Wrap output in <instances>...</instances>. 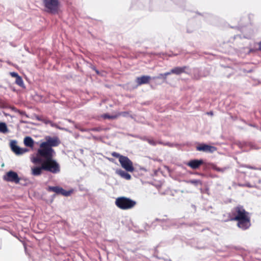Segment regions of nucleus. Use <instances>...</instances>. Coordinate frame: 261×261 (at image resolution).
Segmentation results:
<instances>
[{
    "mask_svg": "<svg viewBox=\"0 0 261 261\" xmlns=\"http://www.w3.org/2000/svg\"><path fill=\"white\" fill-rule=\"evenodd\" d=\"M258 47L257 49V50L261 51V40L258 43Z\"/></svg>",
    "mask_w": 261,
    "mask_h": 261,
    "instance_id": "nucleus-33",
    "label": "nucleus"
},
{
    "mask_svg": "<svg viewBox=\"0 0 261 261\" xmlns=\"http://www.w3.org/2000/svg\"><path fill=\"white\" fill-rule=\"evenodd\" d=\"M216 170L218 171H220V172H223L224 171V169H221V168H217Z\"/></svg>",
    "mask_w": 261,
    "mask_h": 261,
    "instance_id": "nucleus-36",
    "label": "nucleus"
},
{
    "mask_svg": "<svg viewBox=\"0 0 261 261\" xmlns=\"http://www.w3.org/2000/svg\"><path fill=\"white\" fill-rule=\"evenodd\" d=\"M207 114L212 116V115H213V112L211 111L210 112H208Z\"/></svg>",
    "mask_w": 261,
    "mask_h": 261,
    "instance_id": "nucleus-37",
    "label": "nucleus"
},
{
    "mask_svg": "<svg viewBox=\"0 0 261 261\" xmlns=\"http://www.w3.org/2000/svg\"><path fill=\"white\" fill-rule=\"evenodd\" d=\"M122 167L126 171L133 172L134 170L133 162L131 160L126 156L122 157L119 162Z\"/></svg>",
    "mask_w": 261,
    "mask_h": 261,
    "instance_id": "nucleus-6",
    "label": "nucleus"
},
{
    "mask_svg": "<svg viewBox=\"0 0 261 261\" xmlns=\"http://www.w3.org/2000/svg\"><path fill=\"white\" fill-rule=\"evenodd\" d=\"M172 73H173V72H171V70L169 72L164 73V80H166L167 76H168Z\"/></svg>",
    "mask_w": 261,
    "mask_h": 261,
    "instance_id": "nucleus-29",
    "label": "nucleus"
},
{
    "mask_svg": "<svg viewBox=\"0 0 261 261\" xmlns=\"http://www.w3.org/2000/svg\"><path fill=\"white\" fill-rule=\"evenodd\" d=\"M163 79L164 80V73H160L159 74V75L156 77H154L153 79Z\"/></svg>",
    "mask_w": 261,
    "mask_h": 261,
    "instance_id": "nucleus-27",
    "label": "nucleus"
},
{
    "mask_svg": "<svg viewBox=\"0 0 261 261\" xmlns=\"http://www.w3.org/2000/svg\"><path fill=\"white\" fill-rule=\"evenodd\" d=\"M237 226L242 230H246L251 226L250 217L248 215L237 220Z\"/></svg>",
    "mask_w": 261,
    "mask_h": 261,
    "instance_id": "nucleus-7",
    "label": "nucleus"
},
{
    "mask_svg": "<svg viewBox=\"0 0 261 261\" xmlns=\"http://www.w3.org/2000/svg\"><path fill=\"white\" fill-rule=\"evenodd\" d=\"M244 38H249V37H248V36H244Z\"/></svg>",
    "mask_w": 261,
    "mask_h": 261,
    "instance_id": "nucleus-40",
    "label": "nucleus"
},
{
    "mask_svg": "<svg viewBox=\"0 0 261 261\" xmlns=\"http://www.w3.org/2000/svg\"><path fill=\"white\" fill-rule=\"evenodd\" d=\"M45 123L46 124H47V123H51V121H50L49 120H48V121H46Z\"/></svg>",
    "mask_w": 261,
    "mask_h": 261,
    "instance_id": "nucleus-38",
    "label": "nucleus"
},
{
    "mask_svg": "<svg viewBox=\"0 0 261 261\" xmlns=\"http://www.w3.org/2000/svg\"><path fill=\"white\" fill-rule=\"evenodd\" d=\"M141 140H143V141H147V139H148V138L146 137H141Z\"/></svg>",
    "mask_w": 261,
    "mask_h": 261,
    "instance_id": "nucleus-35",
    "label": "nucleus"
},
{
    "mask_svg": "<svg viewBox=\"0 0 261 261\" xmlns=\"http://www.w3.org/2000/svg\"><path fill=\"white\" fill-rule=\"evenodd\" d=\"M196 150L202 151L205 152L213 153L216 151L217 148L213 146H211L205 144H201L199 146L196 147Z\"/></svg>",
    "mask_w": 261,
    "mask_h": 261,
    "instance_id": "nucleus-12",
    "label": "nucleus"
},
{
    "mask_svg": "<svg viewBox=\"0 0 261 261\" xmlns=\"http://www.w3.org/2000/svg\"><path fill=\"white\" fill-rule=\"evenodd\" d=\"M117 173L122 178L127 179L129 180L131 178V176L129 174L127 173L126 171H124L122 170H118L116 171Z\"/></svg>",
    "mask_w": 261,
    "mask_h": 261,
    "instance_id": "nucleus-18",
    "label": "nucleus"
},
{
    "mask_svg": "<svg viewBox=\"0 0 261 261\" xmlns=\"http://www.w3.org/2000/svg\"><path fill=\"white\" fill-rule=\"evenodd\" d=\"M56 155V152L54 149L46 145H42L41 143L40 148L38 149L37 156H39L43 160L53 159Z\"/></svg>",
    "mask_w": 261,
    "mask_h": 261,
    "instance_id": "nucleus-3",
    "label": "nucleus"
},
{
    "mask_svg": "<svg viewBox=\"0 0 261 261\" xmlns=\"http://www.w3.org/2000/svg\"><path fill=\"white\" fill-rule=\"evenodd\" d=\"M249 213L245 211L243 206L239 205L233 207L230 213L229 214L230 220L231 221H237L241 218H243L248 215Z\"/></svg>",
    "mask_w": 261,
    "mask_h": 261,
    "instance_id": "nucleus-4",
    "label": "nucleus"
},
{
    "mask_svg": "<svg viewBox=\"0 0 261 261\" xmlns=\"http://www.w3.org/2000/svg\"><path fill=\"white\" fill-rule=\"evenodd\" d=\"M24 144L26 146L32 147L34 145V140L30 137H26L24 139Z\"/></svg>",
    "mask_w": 261,
    "mask_h": 261,
    "instance_id": "nucleus-19",
    "label": "nucleus"
},
{
    "mask_svg": "<svg viewBox=\"0 0 261 261\" xmlns=\"http://www.w3.org/2000/svg\"><path fill=\"white\" fill-rule=\"evenodd\" d=\"M147 142L152 146H155L157 144V142L154 140L153 139L148 138L147 139Z\"/></svg>",
    "mask_w": 261,
    "mask_h": 261,
    "instance_id": "nucleus-26",
    "label": "nucleus"
},
{
    "mask_svg": "<svg viewBox=\"0 0 261 261\" xmlns=\"http://www.w3.org/2000/svg\"><path fill=\"white\" fill-rule=\"evenodd\" d=\"M43 159L42 158H41V157H40L39 156H37V157L34 158L32 160V162L35 164L41 163V164H42L43 163Z\"/></svg>",
    "mask_w": 261,
    "mask_h": 261,
    "instance_id": "nucleus-23",
    "label": "nucleus"
},
{
    "mask_svg": "<svg viewBox=\"0 0 261 261\" xmlns=\"http://www.w3.org/2000/svg\"><path fill=\"white\" fill-rule=\"evenodd\" d=\"M42 168L44 170L53 174H57L60 172L59 164L53 158L49 160H43Z\"/></svg>",
    "mask_w": 261,
    "mask_h": 261,
    "instance_id": "nucleus-2",
    "label": "nucleus"
},
{
    "mask_svg": "<svg viewBox=\"0 0 261 261\" xmlns=\"http://www.w3.org/2000/svg\"><path fill=\"white\" fill-rule=\"evenodd\" d=\"M188 184H193L195 186H198V185H201L202 182L199 179H191L187 181Z\"/></svg>",
    "mask_w": 261,
    "mask_h": 261,
    "instance_id": "nucleus-22",
    "label": "nucleus"
},
{
    "mask_svg": "<svg viewBox=\"0 0 261 261\" xmlns=\"http://www.w3.org/2000/svg\"><path fill=\"white\" fill-rule=\"evenodd\" d=\"M251 147L252 148H253V149H256V148H255V147H253V146H251Z\"/></svg>",
    "mask_w": 261,
    "mask_h": 261,
    "instance_id": "nucleus-39",
    "label": "nucleus"
},
{
    "mask_svg": "<svg viewBox=\"0 0 261 261\" xmlns=\"http://www.w3.org/2000/svg\"><path fill=\"white\" fill-rule=\"evenodd\" d=\"M47 191L49 192H54L57 194H61L65 196H69L72 192V190L66 191L62 188L59 186H49L47 188Z\"/></svg>",
    "mask_w": 261,
    "mask_h": 261,
    "instance_id": "nucleus-8",
    "label": "nucleus"
},
{
    "mask_svg": "<svg viewBox=\"0 0 261 261\" xmlns=\"http://www.w3.org/2000/svg\"><path fill=\"white\" fill-rule=\"evenodd\" d=\"M188 67L186 66L182 67H176L171 69V72H173V74H175L176 75L181 74L182 73L186 72V69Z\"/></svg>",
    "mask_w": 261,
    "mask_h": 261,
    "instance_id": "nucleus-16",
    "label": "nucleus"
},
{
    "mask_svg": "<svg viewBox=\"0 0 261 261\" xmlns=\"http://www.w3.org/2000/svg\"><path fill=\"white\" fill-rule=\"evenodd\" d=\"M171 226H179V223L177 219L166 220L164 221V224L163 225L164 227H168Z\"/></svg>",
    "mask_w": 261,
    "mask_h": 261,
    "instance_id": "nucleus-15",
    "label": "nucleus"
},
{
    "mask_svg": "<svg viewBox=\"0 0 261 261\" xmlns=\"http://www.w3.org/2000/svg\"><path fill=\"white\" fill-rule=\"evenodd\" d=\"M46 141L42 142V145H46L49 147L58 146L60 144V141L57 137L46 138Z\"/></svg>",
    "mask_w": 261,
    "mask_h": 261,
    "instance_id": "nucleus-10",
    "label": "nucleus"
},
{
    "mask_svg": "<svg viewBox=\"0 0 261 261\" xmlns=\"http://www.w3.org/2000/svg\"><path fill=\"white\" fill-rule=\"evenodd\" d=\"M10 75L12 77H16V78H17V77H18V76H19L17 72H10Z\"/></svg>",
    "mask_w": 261,
    "mask_h": 261,
    "instance_id": "nucleus-30",
    "label": "nucleus"
},
{
    "mask_svg": "<svg viewBox=\"0 0 261 261\" xmlns=\"http://www.w3.org/2000/svg\"><path fill=\"white\" fill-rule=\"evenodd\" d=\"M118 117V115H110L108 114H105L102 115V118L104 119H115Z\"/></svg>",
    "mask_w": 261,
    "mask_h": 261,
    "instance_id": "nucleus-24",
    "label": "nucleus"
},
{
    "mask_svg": "<svg viewBox=\"0 0 261 261\" xmlns=\"http://www.w3.org/2000/svg\"><path fill=\"white\" fill-rule=\"evenodd\" d=\"M112 155L115 158H118L119 161H120V159L122 157H123L124 156L120 154L119 153L116 152H113L112 153Z\"/></svg>",
    "mask_w": 261,
    "mask_h": 261,
    "instance_id": "nucleus-25",
    "label": "nucleus"
},
{
    "mask_svg": "<svg viewBox=\"0 0 261 261\" xmlns=\"http://www.w3.org/2000/svg\"><path fill=\"white\" fill-rule=\"evenodd\" d=\"M258 170H261V168H258Z\"/></svg>",
    "mask_w": 261,
    "mask_h": 261,
    "instance_id": "nucleus-41",
    "label": "nucleus"
},
{
    "mask_svg": "<svg viewBox=\"0 0 261 261\" xmlns=\"http://www.w3.org/2000/svg\"><path fill=\"white\" fill-rule=\"evenodd\" d=\"M126 114H127V112H124L119 113L117 115H118V117L120 116V115H122L123 116H125Z\"/></svg>",
    "mask_w": 261,
    "mask_h": 261,
    "instance_id": "nucleus-32",
    "label": "nucleus"
},
{
    "mask_svg": "<svg viewBox=\"0 0 261 261\" xmlns=\"http://www.w3.org/2000/svg\"><path fill=\"white\" fill-rule=\"evenodd\" d=\"M243 186H245V187H249V188L252 187V186L249 183L245 184L243 185Z\"/></svg>",
    "mask_w": 261,
    "mask_h": 261,
    "instance_id": "nucleus-34",
    "label": "nucleus"
},
{
    "mask_svg": "<svg viewBox=\"0 0 261 261\" xmlns=\"http://www.w3.org/2000/svg\"><path fill=\"white\" fill-rule=\"evenodd\" d=\"M244 167L245 168H248V169L258 170V168H257L255 167H253V166H249V165H245V166H244Z\"/></svg>",
    "mask_w": 261,
    "mask_h": 261,
    "instance_id": "nucleus-28",
    "label": "nucleus"
},
{
    "mask_svg": "<svg viewBox=\"0 0 261 261\" xmlns=\"http://www.w3.org/2000/svg\"><path fill=\"white\" fill-rule=\"evenodd\" d=\"M11 148L12 150L17 155H21L28 151L27 148H20L16 144V141H12L11 142Z\"/></svg>",
    "mask_w": 261,
    "mask_h": 261,
    "instance_id": "nucleus-11",
    "label": "nucleus"
},
{
    "mask_svg": "<svg viewBox=\"0 0 261 261\" xmlns=\"http://www.w3.org/2000/svg\"><path fill=\"white\" fill-rule=\"evenodd\" d=\"M15 83L21 87H24V85L22 79L19 75L18 76L17 78H16Z\"/></svg>",
    "mask_w": 261,
    "mask_h": 261,
    "instance_id": "nucleus-21",
    "label": "nucleus"
},
{
    "mask_svg": "<svg viewBox=\"0 0 261 261\" xmlns=\"http://www.w3.org/2000/svg\"><path fill=\"white\" fill-rule=\"evenodd\" d=\"M151 79V77L149 75H143L138 77L136 79V82L138 85L140 86L143 84H148Z\"/></svg>",
    "mask_w": 261,
    "mask_h": 261,
    "instance_id": "nucleus-14",
    "label": "nucleus"
},
{
    "mask_svg": "<svg viewBox=\"0 0 261 261\" xmlns=\"http://www.w3.org/2000/svg\"><path fill=\"white\" fill-rule=\"evenodd\" d=\"M43 3L46 12L54 14L58 12L59 0H43Z\"/></svg>",
    "mask_w": 261,
    "mask_h": 261,
    "instance_id": "nucleus-5",
    "label": "nucleus"
},
{
    "mask_svg": "<svg viewBox=\"0 0 261 261\" xmlns=\"http://www.w3.org/2000/svg\"><path fill=\"white\" fill-rule=\"evenodd\" d=\"M44 170L42 168V164L40 167H36L32 169V174L34 176H38L41 174L42 171Z\"/></svg>",
    "mask_w": 261,
    "mask_h": 261,
    "instance_id": "nucleus-17",
    "label": "nucleus"
},
{
    "mask_svg": "<svg viewBox=\"0 0 261 261\" xmlns=\"http://www.w3.org/2000/svg\"><path fill=\"white\" fill-rule=\"evenodd\" d=\"M0 132L4 134L9 132V129L5 122H0Z\"/></svg>",
    "mask_w": 261,
    "mask_h": 261,
    "instance_id": "nucleus-20",
    "label": "nucleus"
},
{
    "mask_svg": "<svg viewBox=\"0 0 261 261\" xmlns=\"http://www.w3.org/2000/svg\"><path fill=\"white\" fill-rule=\"evenodd\" d=\"M203 163L202 160H192L187 163V165L193 169H196Z\"/></svg>",
    "mask_w": 261,
    "mask_h": 261,
    "instance_id": "nucleus-13",
    "label": "nucleus"
},
{
    "mask_svg": "<svg viewBox=\"0 0 261 261\" xmlns=\"http://www.w3.org/2000/svg\"><path fill=\"white\" fill-rule=\"evenodd\" d=\"M115 203L120 209L126 210L133 208L136 205L137 202L129 198L122 196L116 198Z\"/></svg>",
    "mask_w": 261,
    "mask_h": 261,
    "instance_id": "nucleus-1",
    "label": "nucleus"
},
{
    "mask_svg": "<svg viewBox=\"0 0 261 261\" xmlns=\"http://www.w3.org/2000/svg\"><path fill=\"white\" fill-rule=\"evenodd\" d=\"M91 130L95 132H99L101 130V129L100 127H94L92 128Z\"/></svg>",
    "mask_w": 261,
    "mask_h": 261,
    "instance_id": "nucleus-31",
    "label": "nucleus"
},
{
    "mask_svg": "<svg viewBox=\"0 0 261 261\" xmlns=\"http://www.w3.org/2000/svg\"><path fill=\"white\" fill-rule=\"evenodd\" d=\"M4 179L10 182H14L16 184L19 182L20 178L17 173L13 171H10L4 176Z\"/></svg>",
    "mask_w": 261,
    "mask_h": 261,
    "instance_id": "nucleus-9",
    "label": "nucleus"
}]
</instances>
